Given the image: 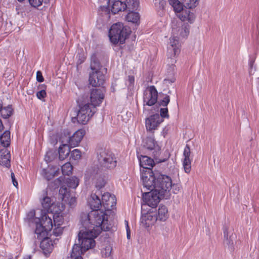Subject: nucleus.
<instances>
[{
    "label": "nucleus",
    "instance_id": "f3484780",
    "mask_svg": "<svg viewBox=\"0 0 259 259\" xmlns=\"http://www.w3.org/2000/svg\"><path fill=\"white\" fill-rule=\"evenodd\" d=\"M100 169L95 166L89 167L84 174V180L85 183H90L100 177Z\"/></svg>",
    "mask_w": 259,
    "mask_h": 259
},
{
    "label": "nucleus",
    "instance_id": "9b49d317",
    "mask_svg": "<svg viewBox=\"0 0 259 259\" xmlns=\"http://www.w3.org/2000/svg\"><path fill=\"white\" fill-rule=\"evenodd\" d=\"M157 98L158 93L154 85L150 86L145 90L143 95L144 113L146 111L145 106L154 105L157 102Z\"/></svg>",
    "mask_w": 259,
    "mask_h": 259
},
{
    "label": "nucleus",
    "instance_id": "603ef678",
    "mask_svg": "<svg viewBox=\"0 0 259 259\" xmlns=\"http://www.w3.org/2000/svg\"><path fill=\"white\" fill-rule=\"evenodd\" d=\"M128 81L130 84H133L135 81V78L133 76H128Z\"/></svg>",
    "mask_w": 259,
    "mask_h": 259
},
{
    "label": "nucleus",
    "instance_id": "6ab92c4d",
    "mask_svg": "<svg viewBox=\"0 0 259 259\" xmlns=\"http://www.w3.org/2000/svg\"><path fill=\"white\" fill-rule=\"evenodd\" d=\"M184 160L183 165L185 171L188 174L191 171V164L192 158L191 157L190 148L188 145H186L183 152Z\"/></svg>",
    "mask_w": 259,
    "mask_h": 259
},
{
    "label": "nucleus",
    "instance_id": "09e8293b",
    "mask_svg": "<svg viewBox=\"0 0 259 259\" xmlns=\"http://www.w3.org/2000/svg\"><path fill=\"white\" fill-rule=\"evenodd\" d=\"M11 179H12V181L13 185L15 187H17L18 184V182H17V180L15 179V175H14V172H11Z\"/></svg>",
    "mask_w": 259,
    "mask_h": 259
},
{
    "label": "nucleus",
    "instance_id": "20e7f679",
    "mask_svg": "<svg viewBox=\"0 0 259 259\" xmlns=\"http://www.w3.org/2000/svg\"><path fill=\"white\" fill-rule=\"evenodd\" d=\"M141 168V179L142 182L146 186H149L151 181L155 180L159 175L161 174H154L151 168L153 167L154 162L153 160L143 155H137Z\"/></svg>",
    "mask_w": 259,
    "mask_h": 259
},
{
    "label": "nucleus",
    "instance_id": "680f3d73",
    "mask_svg": "<svg viewBox=\"0 0 259 259\" xmlns=\"http://www.w3.org/2000/svg\"><path fill=\"white\" fill-rule=\"evenodd\" d=\"M61 205L62 208L63 209H64V205H63V204H61Z\"/></svg>",
    "mask_w": 259,
    "mask_h": 259
},
{
    "label": "nucleus",
    "instance_id": "13d9d810",
    "mask_svg": "<svg viewBox=\"0 0 259 259\" xmlns=\"http://www.w3.org/2000/svg\"><path fill=\"white\" fill-rule=\"evenodd\" d=\"M50 154V153H47L46 155V157H45V160L47 162L50 160V159L49 158V154Z\"/></svg>",
    "mask_w": 259,
    "mask_h": 259
},
{
    "label": "nucleus",
    "instance_id": "f257e3e1",
    "mask_svg": "<svg viewBox=\"0 0 259 259\" xmlns=\"http://www.w3.org/2000/svg\"><path fill=\"white\" fill-rule=\"evenodd\" d=\"M80 221L81 226L78 234V244H74L67 259H83L82 254L95 246V238L102 231H108L111 227L104 219V214L97 211L81 213Z\"/></svg>",
    "mask_w": 259,
    "mask_h": 259
},
{
    "label": "nucleus",
    "instance_id": "052dcab7",
    "mask_svg": "<svg viewBox=\"0 0 259 259\" xmlns=\"http://www.w3.org/2000/svg\"><path fill=\"white\" fill-rule=\"evenodd\" d=\"M124 223H125V227H126V228L127 227V226H128V221H127L125 220Z\"/></svg>",
    "mask_w": 259,
    "mask_h": 259
},
{
    "label": "nucleus",
    "instance_id": "c9c22d12",
    "mask_svg": "<svg viewBox=\"0 0 259 259\" xmlns=\"http://www.w3.org/2000/svg\"><path fill=\"white\" fill-rule=\"evenodd\" d=\"M53 220L55 226H60L63 222V218L59 215V213H55L53 215Z\"/></svg>",
    "mask_w": 259,
    "mask_h": 259
},
{
    "label": "nucleus",
    "instance_id": "2eb2a0df",
    "mask_svg": "<svg viewBox=\"0 0 259 259\" xmlns=\"http://www.w3.org/2000/svg\"><path fill=\"white\" fill-rule=\"evenodd\" d=\"M101 201L102 209L106 213L107 211L113 209L116 203L115 196L108 192L104 193L101 195Z\"/></svg>",
    "mask_w": 259,
    "mask_h": 259
},
{
    "label": "nucleus",
    "instance_id": "f704fd0d",
    "mask_svg": "<svg viewBox=\"0 0 259 259\" xmlns=\"http://www.w3.org/2000/svg\"><path fill=\"white\" fill-rule=\"evenodd\" d=\"M73 167L70 162H66L62 166L63 175L69 176L72 173Z\"/></svg>",
    "mask_w": 259,
    "mask_h": 259
},
{
    "label": "nucleus",
    "instance_id": "7c9ffc66",
    "mask_svg": "<svg viewBox=\"0 0 259 259\" xmlns=\"http://www.w3.org/2000/svg\"><path fill=\"white\" fill-rule=\"evenodd\" d=\"M0 114L4 118H9L13 114V109L12 105H8L7 107L3 108L1 104Z\"/></svg>",
    "mask_w": 259,
    "mask_h": 259
},
{
    "label": "nucleus",
    "instance_id": "a211bd4d",
    "mask_svg": "<svg viewBox=\"0 0 259 259\" xmlns=\"http://www.w3.org/2000/svg\"><path fill=\"white\" fill-rule=\"evenodd\" d=\"M85 131L80 129L76 131L71 137H69L66 140L67 143L71 147H75L79 144L85 135Z\"/></svg>",
    "mask_w": 259,
    "mask_h": 259
},
{
    "label": "nucleus",
    "instance_id": "79ce46f5",
    "mask_svg": "<svg viewBox=\"0 0 259 259\" xmlns=\"http://www.w3.org/2000/svg\"><path fill=\"white\" fill-rule=\"evenodd\" d=\"M56 227L53 231V234L55 236H60L63 233V228L60 226H55Z\"/></svg>",
    "mask_w": 259,
    "mask_h": 259
},
{
    "label": "nucleus",
    "instance_id": "f8f14e48",
    "mask_svg": "<svg viewBox=\"0 0 259 259\" xmlns=\"http://www.w3.org/2000/svg\"><path fill=\"white\" fill-rule=\"evenodd\" d=\"M105 93V89L102 87L100 89H93L91 91L90 95V107L93 108L94 107L96 109V107L100 105L102 102Z\"/></svg>",
    "mask_w": 259,
    "mask_h": 259
},
{
    "label": "nucleus",
    "instance_id": "a18cd8bd",
    "mask_svg": "<svg viewBox=\"0 0 259 259\" xmlns=\"http://www.w3.org/2000/svg\"><path fill=\"white\" fill-rule=\"evenodd\" d=\"M112 247L110 246H106L104 251H102L103 256L108 257L111 255Z\"/></svg>",
    "mask_w": 259,
    "mask_h": 259
},
{
    "label": "nucleus",
    "instance_id": "c756f323",
    "mask_svg": "<svg viewBox=\"0 0 259 259\" xmlns=\"http://www.w3.org/2000/svg\"><path fill=\"white\" fill-rule=\"evenodd\" d=\"M0 141L3 148H6L10 144V132L6 131L0 137Z\"/></svg>",
    "mask_w": 259,
    "mask_h": 259
},
{
    "label": "nucleus",
    "instance_id": "e433bc0d",
    "mask_svg": "<svg viewBox=\"0 0 259 259\" xmlns=\"http://www.w3.org/2000/svg\"><path fill=\"white\" fill-rule=\"evenodd\" d=\"M184 5L189 9L195 8L198 3V0H183Z\"/></svg>",
    "mask_w": 259,
    "mask_h": 259
},
{
    "label": "nucleus",
    "instance_id": "0eeeda50",
    "mask_svg": "<svg viewBox=\"0 0 259 259\" xmlns=\"http://www.w3.org/2000/svg\"><path fill=\"white\" fill-rule=\"evenodd\" d=\"M126 36V33L124 32L123 25L121 23L114 24L109 31L110 40L114 44H117L119 42L123 44Z\"/></svg>",
    "mask_w": 259,
    "mask_h": 259
},
{
    "label": "nucleus",
    "instance_id": "864d4df0",
    "mask_svg": "<svg viewBox=\"0 0 259 259\" xmlns=\"http://www.w3.org/2000/svg\"><path fill=\"white\" fill-rule=\"evenodd\" d=\"M168 2H169V4L171 6H173L175 5L177 3H179V0H168Z\"/></svg>",
    "mask_w": 259,
    "mask_h": 259
},
{
    "label": "nucleus",
    "instance_id": "de8ad7c7",
    "mask_svg": "<svg viewBox=\"0 0 259 259\" xmlns=\"http://www.w3.org/2000/svg\"><path fill=\"white\" fill-rule=\"evenodd\" d=\"M36 80L39 82H41L44 81V79L42 75V73L40 71H38L36 72Z\"/></svg>",
    "mask_w": 259,
    "mask_h": 259
},
{
    "label": "nucleus",
    "instance_id": "f03ea898",
    "mask_svg": "<svg viewBox=\"0 0 259 259\" xmlns=\"http://www.w3.org/2000/svg\"><path fill=\"white\" fill-rule=\"evenodd\" d=\"M149 184V186H146L143 183L144 188L150 191L143 194L144 205L154 208L157 205L160 199L170 198L171 180L169 177L159 175L155 180L151 181Z\"/></svg>",
    "mask_w": 259,
    "mask_h": 259
},
{
    "label": "nucleus",
    "instance_id": "c85d7f7f",
    "mask_svg": "<svg viewBox=\"0 0 259 259\" xmlns=\"http://www.w3.org/2000/svg\"><path fill=\"white\" fill-rule=\"evenodd\" d=\"M144 146L148 150H152L155 149L159 150L157 147L156 143L153 137H147L144 141Z\"/></svg>",
    "mask_w": 259,
    "mask_h": 259
},
{
    "label": "nucleus",
    "instance_id": "412c9836",
    "mask_svg": "<svg viewBox=\"0 0 259 259\" xmlns=\"http://www.w3.org/2000/svg\"><path fill=\"white\" fill-rule=\"evenodd\" d=\"M177 15L181 21H188L190 23H193L195 19L194 14L191 11L189 8L184 9Z\"/></svg>",
    "mask_w": 259,
    "mask_h": 259
},
{
    "label": "nucleus",
    "instance_id": "e2e57ef3",
    "mask_svg": "<svg viewBox=\"0 0 259 259\" xmlns=\"http://www.w3.org/2000/svg\"><path fill=\"white\" fill-rule=\"evenodd\" d=\"M26 259H30V256H28L26 257Z\"/></svg>",
    "mask_w": 259,
    "mask_h": 259
},
{
    "label": "nucleus",
    "instance_id": "bf43d9fd",
    "mask_svg": "<svg viewBox=\"0 0 259 259\" xmlns=\"http://www.w3.org/2000/svg\"><path fill=\"white\" fill-rule=\"evenodd\" d=\"M227 244H228V245L229 246H230L231 247H232V245H233V241H228V242H227Z\"/></svg>",
    "mask_w": 259,
    "mask_h": 259
},
{
    "label": "nucleus",
    "instance_id": "a19ab883",
    "mask_svg": "<svg viewBox=\"0 0 259 259\" xmlns=\"http://www.w3.org/2000/svg\"><path fill=\"white\" fill-rule=\"evenodd\" d=\"M170 102V97L166 95L164 98L159 102V106L166 107Z\"/></svg>",
    "mask_w": 259,
    "mask_h": 259
},
{
    "label": "nucleus",
    "instance_id": "aec40b11",
    "mask_svg": "<svg viewBox=\"0 0 259 259\" xmlns=\"http://www.w3.org/2000/svg\"><path fill=\"white\" fill-rule=\"evenodd\" d=\"M11 154L10 151L7 148H3L0 150V164L3 166L9 168L10 163Z\"/></svg>",
    "mask_w": 259,
    "mask_h": 259
},
{
    "label": "nucleus",
    "instance_id": "3c124183",
    "mask_svg": "<svg viewBox=\"0 0 259 259\" xmlns=\"http://www.w3.org/2000/svg\"><path fill=\"white\" fill-rule=\"evenodd\" d=\"M126 231L127 238L128 239H130L131 238V231H130V228L129 226H127Z\"/></svg>",
    "mask_w": 259,
    "mask_h": 259
},
{
    "label": "nucleus",
    "instance_id": "4c0bfd02",
    "mask_svg": "<svg viewBox=\"0 0 259 259\" xmlns=\"http://www.w3.org/2000/svg\"><path fill=\"white\" fill-rule=\"evenodd\" d=\"M49 1L50 0H29L30 4L35 8L41 6L43 3L47 4Z\"/></svg>",
    "mask_w": 259,
    "mask_h": 259
},
{
    "label": "nucleus",
    "instance_id": "cd10ccee",
    "mask_svg": "<svg viewBox=\"0 0 259 259\" xmlns=\"http://www.w3.org/2000/svg\"><path fill=\"white\" fill-rule=\"evenodd\" d=\"M157 220L165 221L168 218L167 208L164 205H160L159 207L157 214H156Z\"/></svg>",
    "mask_w": 259,
    "mask_h": 259
},
{
    "label": "nucleus",
    "instance_id": "a878e982",
    "mask_svg": "<svg viewBox=\"0 0 259 259\" xmlns=\"http://www.w3.org/2000/svg\"><path fill=\"white\" fill-rule=\"evenodd\" d=\"M58 149V153L59 159L63 160L69 155L70 150L69 144L64 143L63 141H62Z\"/></svg>",
    "mask_w": 259,
    "mask_h": 259
},
{
    "label": "nucleus",
    "instance_id": "393cba45",
    "mask_svg": "<svg viewBox=\"0 0 259 259\" xmlns=\"http://www.w3.org/2000/svg\"><path fill=\"white\" fill-rule=\"evenodd\" d=\"M41 204L44 208L42 212L46 211L47 212L54 211L52 208L54 206V202L51 197L47 196H45L41 200Z\"/></svg>",
    "mask_w": 259,
    "mask_h": 259
},
{
    "label": "nucleus",
    "instance_id": "4d7b16f0",
    "mask_svg": "<svg viewBox=\"0 0 259 259\" xmlns=\"http://www.w3.org/2000/svg\"><path fill=\"white\" fill-rule=\"evenodd\" d=\"M4 128V125L3 124L2 120L0 119V131H2Z\"/></svg>",
    "mask_w": 259,
    "mask_h": 259
},
{
    "label": "nucleus",
    "instance_id": "0e129e2a",
    "mask_svg": "<svg viewBox=\"0 0 259 259\" xmlns=\"http://www.w3.org/2000/svg\"><path fill=\"white\" fill-rule=\"evenodd\" d=\"M18 1H19V2H23V1H24V0H18Z\"/></svg>",
    "mask_w": 259,
    "mask_h": 259
},
{
    "label": "nucleus",
    "instance_id": "9d476101",
    "mask_svg": "<svg viewBox=\"0 0 259 259\" xmlns=\"http://www.w3.org/2000/svg\"><path fill=\"white\" fill-rule=\"evenodd\" d=\"M96 112V109L94 107L91 108L89 103L80 106L77 115L78 122L82 124H85Z\"/></svg>",
    "mask_w": 259,
    "mask_h": 259
},
{
    "label": "nucleus",
    "instance_id": "b1692460",
    "mask_svg": "<svg viewBox=\"0 0 259 259\" xmlns=\"http://www.w3.org/2000/svg\"><path fill=\"white\" fill-rule=\"evenodd\" d=\"M35 224V237L38 240L46 239L48 236V231L44 227L41 221L40 223H36Z\"/></svg>",
    "mask_w": 259,
    "mask_h": 259
},
{
    "label": "nucleus",
    "instance_id": "8fccbe9b",
    "mask_svg": "<svg viewBox=\"0 0 259 259\" xmlns=\"http://www.w3.org/2000/svg\"><path fill=\"white\" fill-rule=\"evenodd\" d=\"M175 81V78L172 77L170 79L165 78L164 79V82L165 84H168L174 82Z\"/></svg>",
    "mask_w": 259,
    "mask_h": 259
},
{
    "label": "nucleus",
    "instance_id": "49530a36",
    "mask_svg": "<svg viewBox=\"0 0 259 259\" xmlns=\"http://www.w3.org/2000/svg\"><path fill=\"white\" fill-rule=\"evenodd\" d=\"M171 189L172 190L174 193L177 194L181 189V186L179 184L171 185Z\"/></svg>",
    "mask_w": 259,
    "mask_h": 259
},
{
    "label": "nucleus",
    "instance_id": "6e6552de",
    "mask_svg": "<svg viewBox=\"0 0 259 259\" xmlns=\"http://www.w3.org/2000/svg\"><path fill=\"white\" fill-rule=\"evenodd\" d=\"M108 3L111 5V12L115 14L119 12L124 11L128 6H130V4L133 8H136L138 6L137 0H108Z\"/></svg>",
    "mask_w": 259,
    "mask_h": 259
},
{
    "label": "nucleus",
    "instance_id": "72a5a7b5",
    "mask_svg": "<svg viewBox=\"0 0 259 259\" xmlns=\"http://www.w3.org/2000/svg\"><path fill=\"white\" fill-rule=\"evenodd\" d=\"M126 19L128 22L137 23L140 19V16L137 12H131L127 14Z\"/></svg>",
    "mask_w": 259,
    "mask_h": 259
},
{
    "label": "nucleus",
    "instance_id": "6e6d98bb",
    "mask_svg": "<svg viewBox=\"0 0 259 259\" xmlns=\"http://www.w3.org/2000/svg\"><path fill=\"white\" fill-rule=\"evenodd\" d=\"M253 61H250L249 62V67H250V69L251 70L252 69V68H253Z\"/></svg>",
    "mask_w": 259,
    "mask_h": 259
},
{
    "label": "nucleus",
    "instance_id": "7ed1b4c3",
    "mask_svg": "<svg viewBox=\"0 0 259 259\" xmlns=\"http://www.w3.org/2000/svg\"><path fill=\"white\" fill-rule=\"evenodd\" d=\"M189 29L187 24H182L176 20L172 21L171 36L167 47V56L171 59L172 65L176 62L175 58L180 52V40L188 36Z\"/></svg>",
    "mask_w": 259,
    "mask_h": 259
},
{
    "label": "nucleus",
    "instance_id": "1a4fd4ad",
    "mask_svg": "<svg viewBox=\"0 0 259 259\" xmlns=\"http://www.w3.org/2000/svg\"><path fill=\"white\" fill-rule=\"evenodd\" d=\"M101 194L99 191H97L95 193H92L90 197L89 198L88 203L90 208L92 209L90 212L92 211H97L102 212L104 214V219L107 221L108 223L107 218V213L103 211L102 209V201L101 198Z\"/></svg>",
    "mask_w": 259,
    "mask_h": 259
},
{
    "label": "nucleus",
    "instance_id": "ea45409f",
    "mask_svg": "<svg viewBox=\"0 0 259 259\" xmlns=\"http://www.w3.org/2000/svg\"><path fill=\"white\" fill-rule=\"evenodd\" d=\"M172 7L177 14H180L184 10L183 5L180 2Z\"/></svg>",
    "mask_w": 259,
    "mask_h": 259
},
{
    "label": "nucleus",
    "instance_id": "2f4dec72",
    "mask_svg": "<svg viewBox=\"0 0 259 259\" xmlns=\"http://www.w3.org/2000/svg\"><path fill=\"white\" fill-rule=\"evenodd\" d=\"M26 219L30 225L31 224H35L40 222V219L35 217V211L34 209L31 210L27 213Z\"/></svg>",
    "mask_w": 259,
    "mask_h": 259
},
{
    "label": "nucleus",
    "instance_id": "423d86ee",
    "mask_svg": "<svg viewBox=\"0 0 259 259\" xmlns=\"http://www.w3.org/2000/svg\"><path fill=\"white\" fill-rule=\"evenodd\" d=\"M98 160L102 170L112 169L117 165L116 157L108 150H101L98 155Z\"/></svg>",
    "mask_w": 259,
    "mask_h": 259
},
{
    "label": "nucleus",
    "instance_id": "5701e85b",
    "mask_svg": "<svg viewBox=\"0 0 259 259\" xmlns=\"http://www.w3.org/2000/svg\"><path fill=\"white\" fill-rule=\"evenodd\" d=\"M59 174V168L56 166H49L47 169H43L42 175L47 180H50Z\"/></svg>",
    "mask_w": 259,
    "mask_h": 259
},
{
    "label": "nucleus",
    "instance_id": "37998d69",
    "mask_svg": "<svg viewBox=\"0 0 259 259\" xmlns=\"http://www.w3.org/2000/svg\"><path fill=\"white\" fill-rule=\"evenodd\" d=\"M160 112V114L159 115L162 117V119H163L164 118H168L169 117V115L168 114V109L167 107L161 108Z\"/></svg>",
    "mask_w": 259,
    "mask_h": 259
},
{
    "label": "nucleus",
    "instance_id": "bb28decb",
    "mask_svg": "<svg viewBox=\"0 0 259 259\" xmlns=\"http://www.w3.org/2000/svg\"><path fill=\"white\" fill-rule=\"evenodd\" d=\"M41 212V217L40 221L42 224L43 226L45 228L49 231H50L53 228L52 220L50 217H49L45 212Z\"/></svg>",
    "mask_w": 259,
    "mask_h": 259
},
{
    "label": "nucleus",
    "instance_id": "39448f33",
    "mask_svg": "<svg viewBox=\"0 0 259 259\" xmlns=\"http://www.w3.org/2000/svg\"><path fill=\"white\" fill-rule=\"evenodd\" d=\"M92 72L90 74L89 82L93 87L101 86L105 81L106 68H102L98 62L94 61L91 63Z\"/></svg>",
    "mask_w": 259,
    "mask_h": 259
},
{
    "label": "nucleus",
    "instance_id": "c03bdc74",
    "mask_svg": "<svg viewBox=\"0 0 259 259\" xmlns=\"http://www.w3.org/2000/svg\"><path fill=\"white\" fill-rule=\"evenodd\" d=\"M47 95V93L45 89H42L36 93V97L39 100L44 99Z\"/></svg>",
    "mask_w": 259,
    "mask_h": 259
},
{
    "label": "nucleus",
    "instance_id": "58836bf2",
    "mask_svg": "<svg viewBox=\"0 0 259 259\" xmlns=\"http://www.w3.org/2000/svg\"><path fill=\"white\" fill-rule=\"evenodd\" d=\"M81 156V152L78 149H74L71 153V157L74 160H79Z\"/></svg>",
    "mask_w": 259,
    "mask_h": 259
},
{
    "label": "nucleus",
    "instance_id": "4468645a",
    "mask_svg": "<svg viewBox=\"0 0 259 259\" xmlns=\"http://www.w3.org/2000/svg\"><path fill=\"white\" fill-rule=\"evenodd\" d=\"M59 194L62 200L67 203L70 207H73L75 206L76 197L70 192L65 186L62 185L61 186Z\"/></svg>",
    "mask_w": 259,
    "mask_h": 259
},
{
    "label": "nucleus",
    "instance_id": "ddd939ff",
    "mask_svg": "<svg viewBox=\"0 0 259 259\" xmlns=\"http://www.w3.org/2000/svg\"><path fill=\"white\" fill-rule=\"evenodd\" d=\"M163 119L159 114L156 113L145 119V126L147 131L153 133L157 130Z\"/></svg>",
    "mask_w": 259,
    "mask_h": 259
},
{
    "label": "nucleus",
    "instance_id": "5fc2aeb1",
    "mask_svg": "<svg viewBox=\"0 0 259 259\" xmlns=\"http://www.w3.org/2000/svg\"><path fill=\"white\" fill-rule=\"evenodd\" d=\"M62 180H63V178H62V177H60V178H58V179L55 181V182H56V183H59V184H60V183H61V181H62Z\"/></svg>",
    "mask_w": 259,
    "mask_h": 259
},
{
    "label": "nucleus",
    "instance_id": "69168bd1",
    "mask_svg": "<svg viewBox=\"0 0 259 259\" xmlns=\"http://www.w3.org/2000/svg\"><path fill=\"white\" fill-rule=\"evenodd\" d=\"M224 235L226 236V231L224 232Z\"/></svg>",
    "mask_w": 259,
    "mask_h": 259
},
{
    "label": "nucleus",
    "instance_id": "473e14b6",
    "mask_svg": "<svg viewBox=\"0 0 259 259\" xmlns=\"http://www.w3.org/2000/svg\"><path fill=\"white\" fill-rule=\"evenodd\" d=\"M65 181L67 187L72 189H75L79 184V180L76 177L68 178Z\"/></svg>",
    "mask_w": 259,
    "mask_h": 259
},
{
    "label": "nucleus",
    "instance_id": "dca6fc26",
    "mask_svg": "<svg viewBox=\"0 0 259 259\" xmlns=\"http://www.w3.org/2000/svg\"><path fill=\"white\" fill-rule=\"evenodd\" d=\"M157 220L156 213L152 212H147L145 213H142L140 219V225L145 228H147L152 226Z\"/></svg>",
    "mask_w": 259,
    "mask_h": 259
},
{
    "label": "nucleus",
    "instance_id": "4be33fe9",
    "mask_svg": "<svg viewBox=\"0 0 259 259\" xmlns=\"http://www.w3.org/2000/svg\"><path fill=\"white\" fill-rule=\"evenodd\" d=\"M40 243V247L42 249L44 254L46 256H48L52 251L54 245L52 240L47 237L46 239H41Z\"/></svg>",
    "mask_w": 259,
    "mask_h": 259
}]
</instances>
